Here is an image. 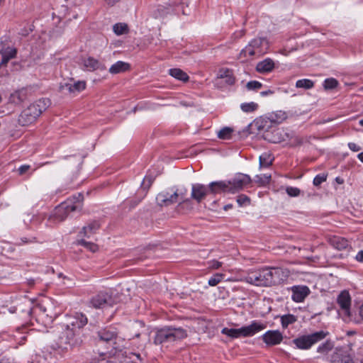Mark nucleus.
Here are the masks:
<instances>
[{
    "mask_svg": "<svg viewBox=\"0 0 363 363\" xmlns=\"http://www.w3.org/2000/svg\"><path fill=\"white\" fill-rule=\"evenodd\" d=\"M269 285L279 284L289 276V271L281 267H267Z\"/></svg>",
    "mask_w": 363,
    "mask_h": 363,
    "instance_id": "obj_9",
    "label": "nucleus"
},
{
    "mask_svg": "<svg viewBox=\"0 0 363 363\" xmlns=\"http://www.w3.org/2000/svg\"><path fill=\"white\" fill-rule=\"evenodd\" d=\"M336 182L338 183V184H342L343 183V180L342 179H340V177H337L336 178Z\"/></svg>",
    "mask_w": 363,
    "mask_h": 363,
    "instance_id": "obj_62",
    "label": "nucleus"
},
{
    "mask_svg": "<svg viewBox=\"0 0 363 363\" xmlns=\"http://www.w3.org/2000/svg\"><path fill=\"white\" fill-rule=\"evenodd\" d=\"M0 363H10V362H9L7 359H1L0 360Z\"/></svg>",
    "mask_w": 363,
    "mask_h": 363,
    "instance_id": "obj_63",
    "label": "nucleus"
},
{
    "mask_svg": "<svg viewBox=\"0 0 363 363\" xmlns=\"http://www.w3.org/2000/svg\"><path fill=\"white\" fill-rule=\"evenodd\" d=\"M252 179L247 174H238L232 180L228 181L230 193H235L244 189L250 184Z\"/></svg>",
    "mask_w": 363,
    "mask_h": 363,
    "instance_id": "obj_12",
    "label": "nucleus"
},
{
    "mask_svg": "<svg viewBox=\"0 0 363 363\" xmlns=\"http://www.w3.org/2000/svg\"><path fill=\"white\" fill-rule=\"evenodd\" d=\"M247 56L253 57L257 56V53L255 50L252 46H251V44L249 43L244 49L241 50L239 55V58H246Z\"/></svg>",
    "mask_w": 363,
    "mask_h": 363,
    "instance_id": "obj_32",
    "label": "nucleus"
},
{
    "mask_svg": "<svg viewBox=\"0 0 363 363\" xmlns=\"http://www.w3.org/2000/svg\"><path fill=\"white\" fill-rule=\"evenodd\" d=\"M330 244L336 249L341 250L350 247L349 241L342 237L334 236L329 239Z\"/></svg>",
    "mask_w": 363,
    "mask_h": 363,
    "instance_id": "obj_26",
    "label": "nucleus"
},
{
    "mask_svg": "<svg viewBox=\"0 0 363 363\" xmlns=\"http://www.w3.org/2000/svg\"><path fill=\"white\" fill-rule=\"evenodd\" d=\"M232 207V205H227L224 207L225 210H227L228 208H230Z\"/></svg>",
    "mask_w": 363,
    "mask_h": 363,
    "instance_id": "obj_64",
    "label": "nucleus"
},
{
    "mask_svg": "<svg viewBox=\"0 0 363 363\" xmlns=\"http://www.w3.org/2000/svg\"><path fill=\"white\" fill-rule=\"evenodd\" d=\"M50 104V101L48 99H40L31 104L19 116V123L25 126L33 123Z\"/></svg>",
    "mask_w": 363,
    "mask_h": 363,
    "instance_id": "obj_1",
    "label": "nucleus"
},
{
    "mask_svg": "<svg viewBox=\"0 0 363 363\" xmlns=\"http://www.w3.org/2000/svg\"><path fill=\"white\" fill-rule=\"evenodd\" d=\"M23 243H28L31 242V240H28L26 238H23L21 239Z\"/></svg>",
    "mask_w": 363,
    "mask_h": 363,
    "instance_id": "obj_60",
    "label": "nucleus"
},
{
    "mask_svg": "<svg viewBox=\"0 0 363 363\" xmlns=\"http://www.w3.org/2000/svg\"><path fill=\"white\" fill-rule=\"evenodd\" d=\"M30 168V166L28 164L21 166L18 169L19 174L22 175L25 174Z\"/></svg>",
    "mask_w": 363,
    "mask_h": 363,
    "instance_id": "obj_53",
    "label": "nucleus"
},
{
    "mask_svg": "<svg viewBox=\"0 0 363 363\" xmlns=\"http://www.w3.org/2000/svg\"><path fill=\"white\" fill-rule=\"evenodd\" d=\"M262 337L267 345H278L283 340L282 334L278 330H269Z\"/></svg>",
    "mask_w": 363,
    "mask_h": 363,
    "instance_id": "obj_16",
    "label": "nucleus"
},
{
    "mask_svg": "<svg viewBox=\"0 0 363 363\" xmlns=\"http://www.w3.org/2000/svg\"><path fill=\"white\" fill-rule=\"evenodd\" d=\"M130 69V65L127 62L118 61L109 68V72L112 74L124 72Z\"/></svg>",
    "mask_w": 363,
    "mask_h": 363,
    "instance_id": "obj_27",
    "label": "nucleus"
},
{
    "mask_svg": "<svg viewBox=\"0 0 363 363\" xmlns=\"http://www.w3.org/2000/svg\"><path fill=\"white\" fill-rule=\"evenodd\" d=\"M271 179V175H257L255 178V182L258 184L259 186H264L269 183Z\"/></svg>",
    "mask_w": 363,
    "mask_h": 363,
    "instance_id": "obj_39",
    "label": "nucleus"
},
{
    "mask_svg": "<svg viewBox=\"0 0 363 363\" xmlns=\"http://www.w3.org/2000/svg\"><path fill=\"white\" fill-rule=\"evenodd\" d=\"M85 81H71L65 84H61L60 89L61 91L70 94H77L86 89Z\"/></svg>",
    "mask_w": 363,
    "mask_h": 363,
    "instance_id": "obj_14",
    "label": "nucleus"
},
{
    "mask_svg": "<svg viewBox=\"0 0 363 363\" xmlns=\"http://www.w3.org/2000/svg\"><path fill=\"white\" fill-rule=\"evenodd\" d=\"M338 84V82L334 78H328L324 81L323 86L325 89H333Z\"/></svg>",
    "mask_w": 363,
    "mask_h": 363,
    "instance_id": "obj_42",
    "label": "nucleus"
},
{
    "mask_svg": "<svg viewBox=\"0 0 363 363\" xmlns=\"http://www.w3.org/2000/svg\"><path fill=\"white\" fill-rule=\"evenodd\" d=\"M113 30L116 35H120L128 33V27L125 23H119L113 26Z\"/></svg>",
    "mask_w": 363,
    "mask_h": 363,
    "instance_id": "obj_37",
    "label": "nucleus"
},
{
    "mask_svg": "<svg viewBox=\"0 0 363 363\" xmlns=\"http://www.w3.org/2000/svg\"><path fill=\"white\" fill-rule=\"evenodd\" d=\"M273 92L271 90H268V91H262L260 94H261L262 96H267L268 94H271Z\"/></svg>",
    "mask_w": 363,
    "mask_h": 363,
    "instance_id": "obj_59",
    "label": "nucleus"
},
{
    "mask_svg": "<svg viewBox=\"0 0 363 363\" xmlns=\"http://www.w3.org/2000/svg\"><path fill=\"white\" fill-rule=\"evenodd\" d=\"M98 336L100 340L110 342L116 340L117 333L114 329L104 328L98 332Z\"/></svg>",
    "mask_w": 363,
    "mask_h": 363,
    "instance_id": "obj_22",
    "label": "nucleus"
},
{
    "mask_svg": "<svg viewBox=\"0 0 363 363\" xmlns=\"http://www.w3.org/2000/svg\"><path fill=\"white\" fill-rule=\"evenodd\" d=\"M106 1H107V3L108 5L113 6L116 3H118L120 0H106Z\"/></svg>",
    "mask_w": 363,
    "mask_h": 363,
    "instance_id": "obj_57",
    "label": "nucleus"
},
{
    "mask_svg": "<svg viewBox=\"0 0 363 363\" xmlns=\"http://www.w3.org/2000/svg\"><path fill=\"white\" fill-rule=\"evenodd\" d=\"M268 270L262 268L257 271H251L243 278L247 283L257 286H270Z\"/></svg>",
    "mask_w": 363,
    "mask_h": 363,
    "instance_id": "obj_4",
    "label": "nucleus"
},
{
    "mask_svg": "<svg viewBox=\"0 0 363 363\" xmlns=\"http://www.w3.org/2000/svg\"><path fill=\"white\" fill-rule=\"evenodd\" d=\"M355 259L359 262H363V250H360L356 255Z\"/></svg>",
    "mask_w": 363,
    "mask_h": 363,
    "instance_id": "obj_56",
    "label": "nucleus"
},
{
    "mask_svg": "<svg viewBox=\"0 0 363 363\" xmlns=\"http://www.w3.org/2000/svg\"><path fill=\"white\" fill-rule=\"evenodd\" d=\"M337 303L339 306V315H341L345 321L352 320V313L350 311L351 297L348 291H342L337 298Z\"/></svg>",
    "mask_w": 363,
    "mask_h": 363,
    "instance_id": "obj_5",
    "label": "nucleus"
},
{
    "mask_svg": "<svg viewBox=\"0 0 363 363\" xmlns=\"http://www.w3.org/2000/svg\"><path fill=\"white\" fill-rule=\"evenodd\" d=\"M221 333L224 335H228V337H230L232 338H238V331L235 328H224Z\"/></svg>",
    "mask_w": 363,
    "mask_h": 363,
    "instance_id": "obj_44",
    "label": "nucleus"
},
{
    "mask_svg": "<svg viewBox=\"0 0 363 363\" xmlns=\"http://www.w3.org/2000/svg\"><path fill=\"white\" fill-rule=\"evenodd\" d=\"M209 187L201 184H195L191 188V198L200 203L203 200L209 192Z\"/></svg>",
    "mask_w": 363,
    "mask_h": 363,
    "instance_id": "obj_15",
    "label": "nucleus"
},
{
    "mask_svg": "<svg viewBox=\"0 0 363 363\" xmlns=\"http://www.w3.org/2000/svg\"><path fill=\"white\" fill-rule=\"evenodd\" d=\"M77 244L84 246L92 252H95L98 250V246L96 244L91 242H87L84 239L77 240Z\"/></svg>",
    "mask_w": 363,
    "mask_h": 363,
    "instance_id": "obj_38",
    "label": "nucleus"
},
{
    "mask_svg": "<svg viewBox=\"0 0 363 363\" xmlns=\"http://www.w3.org/2000/svg\"><path fill=\"white\" fill-rule=\"evenodd\" d=\"M250 43L257 53V57H260L266 53L269 49L268 41L264 38L253 39Z\"/></svg>",
    "mask_w": 363,
    "mask_h": 363,
    "instance_id": "obj_18",
    "label": "nucleus"
},
{
    "mask_svg": "<svg viewBox=\"0 0 363 363\" xmlns=\"http://www.w3.org/2000/svg\"><path fill=\"white\" fill-rule=\"evenodd\" d=\"M184 194L182 192H179L178 189L173 190L171 192L164 190L157 194L156 201L160 206H169L177 203L179 196L183 199Z\"/></svg>",
    "mask_w": 363,
    "mask_h": 363,
    "instance_id": "obj_8",
    "label": "nucleus"
},
{
    "mask_svg": "<svg viewBox=\"0 0 363 363\" xmlns=\"http://www.w3.org/2000/svg\"><path fill=\"white\" fill-rule=\"evenodd\" d=\"M240 108L242 111L250 113L256 111L258 108V105L254 102L244 103L241 104Z\"/></svg>",
    "mask_w": 363,
    "mask_h": 363,
    "instance_id": "obj_40",
    "label": "nucleus"
},
{
    "mask_svg": "<svg viewBox=\"0 0 363 363\" xmlns=\"http://www.w3.org/2000/svg\"><path fill=\"white\" fill-rule=\"evenodd\" d=\"M237 202L240 206L246 205L250 203V199L247 196L241 194L238 196Z\"/></svg>",
    "mask_w": 363,
    "mask_h": 363,
    "instance_id": "obj_50",
    "label": "nucleus"
},
{
    "mask_svg": "<svg viewBox=\"0 0 363 363\" xmlns=\"http://www.w3.org/2000/svg\"><path fill=\"white\" fill-rule=\"evenodd\" d=\"M16 55V50L13 48H9L2 53V59L0 62V67L3 65H6L7 62Z\"/></svg>",
    "mask_w": 363,
    "mask_h": 363,
    "instance_id": "obj_30",
    "label": "nucleus"
},
{
    "mask_svg": "<svg viewBox=\"0 0 363 363\" xmlns=\"http://www.w3.org/2000/svg\"><path fill=\"white\" fill-rule=\"evenodd\" d=\"M296 317L291 314H287L281 317L282 327L286 328L289 325L292 324L296 321Z\"/></svg>",
    "mask_w": 363,
    "mask_h": 363,
    "instance_id": "obj_36",
    "label": "nucleus"
},
{
    "mask_svg": "<svg viewBox=\"0 0 363 363\" xmlns=\"http://www.w3.org/2000/svg\"><path fill=\"white\" fill-rule=\"evenodd\" d=\"M297 88H303L305 89H310L314 86V82L308 79H299L296 83Z\"/></svg>",
    "mask_w": 363,
    "mask_h": 363,
    "instance_id": "obj_35",
    "label": "nucleus"
},
{
    "mask_svg": "<svg viewBox=\"0 0 363 363\" xmlns=\"http://www.w3.org/2000/svg\"><path fill=\"white\" fill-rule=\"evenodd\" d=\"M327 179V174H320L315 177L313 179V184L315 186H318L320 185L323 182H325Z\"/></svg>",
    "mask_w": 363,
    "mask_h": 363,
    "instance_id": "obj_47",
    "label": "nucleus"
},
{
    "mask_svg": "<svg viewBox=\"0 0 363 363\" xmlns=\"http://www.w3.org/2000/svg\"><path fill=\"white\" fill-rule=\"evenodd\" d=\"M274 67V63L270 58H267L257 64L256 70L259 73H267Z\"/></svg>",
    "mask_w": 363,
    "mask_h": 363,
    "instance_id": "obj_25",
    "label": "nucleus"
},
{
    "mask_svg": "<svg viewBox=\"0 0 363 363\" xmlns=\"http://www.w3.org/2000/svg\"><path fill=\"white\" fill-rule=\"evenodd\" d=\"M272 164V160L270 159L269 155L264 153L260 155L259 157V165L261 167H269Z\"/></svg>",
    "mask_w": 363,
    "mask_h": 363,
    "instance_id": "obj_41",
    "label": "nucleus"
},
{
    "mask_svg": "<svg viewBox=\"0 0 363 363\" xmlns=\"http://www.w3.org/2000/svg\"><path fill=\"white\" fill-rule=\"evenodd\" d=\"M262 86V84L257 81H250L246 84V87L248 90H258Z\"/></svg>",
    "mask_w": 363,
    "mask_h": 363,
    "instance_id": "obj_46",
    "label": "nucleus"
},
{
    "mask_svg": "<svg viewBox=\"0 0 363 363\" xmlns=\"http://www.w3.org/2000/svg\"><path fill=\"white\" fill-rule=\"evenodd\" d=\"M269 118L272 123H281L287 118V113L283 111H277L272 113Z\"/></svg>",
    "mask_w": 363,
    "mask_h": 363,
    "instance_id": "obj_28",
    "label": "nucleus"
},
{
    "mask_svg": "<svg viewBox=\"0 0 363 363\" xmlns=\"http://www.w3.org/2000/svg\"><path fill=\"white\" fill-rule=\"evenodd\" d=\"M289 137V133H284L279 128L274 129L272 132L264 133V138L272 143H279L286 140V138Z\"/></svg>",
    "mask_w": 363,
    "mask_h": 363,
    "instance_id": "obj_17",
    "label": "nucleus"
},
{
    "mask_svg": "<svg viewBox=\"0 0 363 363\" xmlns=\"http://www.w3.org/2000/svg\"><path fill=\"white\" fill-rule=\"evenodd\" d=\"M169 74L175 79L183 82H187L189 80V76L187 74L179 68L170 69L169 70Z\"/></svg>",
    "mask_w": 363,
    "mask_h": 363,
    "instance_id": "obj_29",
    "label": "nucleus"
},
{
    "mask_svg": "<svg viewBox=\"0 0 363 363\" xmlns=\"http://www.w3.org/2000/svg\"><path fill=\"white\" fill-rule=\"evenodd\" d=\"M87 318L82 313H77L73 317L70 318L68 325H70L74 330H79L87 323Z\"/></svg>",
    "mask_w": 363,
    "mask_h": 363,
    "instance_id": "obj_20",
    "label": "nucleus"
},
{
    "mask_svg": "<svg viewBox=\"0 0 363 363\" xmlns=\"http://www.w3.org/2000/svg\"><path fill=\"white\" fill-rule=\"evenodd\" d=\"M265 328L266 325L264 323L252 321L250 325L237 329L238 337H250L264 330Z\"/></svg>",
    "mask_w": 363,
    "mask_h": 363,
    "instance_id": "obj_13",
    "label": "nucleus"
},
{
    "mask_svg": "<svg viewBox=\"0 0 363 363\" xmlns=\"http://www.w3.org/2000/svg\"><path fill=\"white\" fill-rule=\"evenodd\" d=\"M348 146L349 148L353 152H358L361 149L359 146H358L356 143H350L348 144Z\"/></svg>",
    "mask_w": 363,
    "mask_h": 363,
    "instance_id": "obj_54",
    "label": "nucleus"
},
{
    "mask_svg": "<svg viewBox=\"0 0 363 363\" xmlns=\"http://www.w3.org/2000/svg\"><path fill=\"white\" fill-rule=\"evenodd\" d=\"M118 302L116 296L105 292H101L93 296L90 304L95 308H105L108 306H113Z\"/></svg>",
    "mask_w": 363,
    "mask_h": 363,
    "instance_id": "obj_7",
    "label": "nucleus"
},
{
    "mask_svg": "<svg viewBox=\"0 0 363 363\" xmlns=\"http://www.w3.org/2000/svg\"><path fill=\"white\" fill-rule=\"evenodd\" d=\"M224 274L217 273L213 277L209 279L208 280V284L211 286H215L217 284H218L221 280L223 279Z\"/></svg>",
    "mask_w": 363,
    "mask_h": 363,
    "instance_id": "obj_43",
    "label": "nucleus"
},
{
    "mask_svg": "<svg viewBox=\"0 0 363 363\" xmlns=\"http://www.w3.org/2000/svg\"><path fill=\"white\" fill-rule=\"evenodd\" d=\"M222 266V262L216 261V260H212L209 262V267L213 269H217L220 268Z\"/></svg>",
    "mask_w": 363,
    "mask_h": 363,
    "instance_id": "obj_52",
    "label": "nucleus"
},
{
    "mask_svg": "<svg viewBox=\"0 0 363 363\" xmlns=\"http://www.w3.org/2000/svg\"><path fill=\"white\" fill-rule=\"evenodd\" d=\"M234 130L230 127H224L218 133V137L222 140H229L232 137Z\"/></svg>",
    "mask_w": 363,
    "mask_h": 363,
    "instance_id": "obj_34",
    "label": "nucleus"
},
{
    "mask_svg": "<svg viewBox=\"0 0 363 363\" xmlns=\"http://www.w3.org/2000/svg\"><path fill=\"white\" fill-rule=\"evenodd\" d=\"M100 224L98 221L94 220L84 226L79 233V235L90 238L99 229Z\"/></svg>",
    "mask_w": 363,
    "mask_h": 363,
    "instance_id": "obj_23",
    "label": "nucleus"
},
{
    "mask_svg": "<svg viewBox=\"0 0 363 363\" xmlns=\"http://www.w3.org/2000/svg\"><path fill=\"white\" fill-rule=\"evenodd\" d=\"M333 347V342L330 340H327L318 347L317 351L322 354H327Z\"/></svg>",
    "mask_w": 363,
    "mask_h": 363,
    "instance_id": "obj_33",
    "label": "nucleus"
},
{
    "mask_svg": "<svg viewBox=\"0 0 363 363\" xmlns=\"http://www.w3.org/2000/svg\"><path fill=\"white\" fill-rule=\"evenodd\" d=\"M186 336V331L182 328L164 327L157 330L153 342L155 345L172 343Z\"/></svg>",
    "mask_w": 363,
    "mask_h": 363,
    "instance_id": "obj_3",
    "label": "nucleus"
},
{
    "mask_svg": "<svg viewBox=\"0 0 363 363\" xmlns=\"http://www.w3.org/2000/svg\"><path fill=\"white\" fill-rule=\"evenodd\" d=\"M289 140V143L291 145H301L303 143V139L300 137L295 135L294 134H289V137L287 138Z\"/></svg>",
    "mask_w": 363,
    "mask_h": 363,
    "instance_id": "obj_45",
    "label": "nucleus"
},
{
    "mask_svg": "<svg viewBox=\"0 0 363 363\" xmlns=\"http://www.w3.org/2000/svg\"><path fill=\"white\" fill-rule=\"evenodd\" d=\"M330 363H354L350 350L345 347H336L330 357Z\"/></svg>",
    "mask_w": 363,
    "mask_h": 363,
    "instance_id": "obj_11",
    "label": "nucleus"
},
{
    "mask_svg": "<svg viewBox=\"0 0 363 363\" xmlns=\"http://www.w3.org/2000/svg\"><path fill=\"white\" fill-rule=\"evenodd\" d=\"M84 67L89 71H94L96 69L104 70L106 67L101 64L99 60L94 57H89L83 61Z\"/></svg>",
    "mask_w": 363,
    "mask_h": 363,
    "instance_id": "obj_24",
    "label": "nucleus"
},
{
    "mask_svg": "<svg viewBox=\"0 0 363 363\" xmlns=\"http://www.w3.org/2000/svg\"><path fill=\"white\" fill-rule=\"evenodd\" d=\"M357 157L359 160L363 162V152L359 153Z\"/></svg>",
    "mask_w": 363,
    "mask_h": 363,
    "instance_id": "obj_61",
    "label": "nucleus"
},
{
    "mask_svg": "<svg viewBox=\"0 0 363 363\" xmlns=\"http://www.w3.org/2000/svg\"><path fill=\"white\" fill-rule=\"evenodd\" d=\"M77 335H78L77 331L72 328L69 325H67L59 337L58 344L60 347L66 348L67 345L74 346L77 345L79 341L76 337Z\"/></svg>",
    "mask_w": 363,
    "mask_h": 363,
    "instance_id": "obj_10",
    "label": "nucleus"
},
{
    "mask_svg": "<svg viewBox=\"0 0 363 363\" xmlns=\"http://www.w3.org/2000/svg\"><path fill=\"white\" fill-rule=\"evenodd\" d=\"M83 200L84 196L82 194H78L60 203L53 212L52 217L54 220L58 222L63 221L70 212L81 210Z\"/></svg>",
    "mask_w": 363,
    "mask_h": 363,
    "instance_id": "obj_2",
    "label": "nucleus"
},
{
    "mask_svg": "<svg viewBox=\"0 0 363 363\" xmlns=\"http://www.w3.org/2000/svg\"><path fill=\"white\" fill-rule=\"evenodd\" d=\"M286 193L290 196H298L300 194V189L296 187L289 186L286 189Z\"/></svg>",
    "mask_w": 363,
    "mask_h": 363,
    "instance_id": "obj_49",
    "label": "nucleus"
},
{
    "mask_svg": "<svg viewBox=\"0 0 363 363\" xmlns=\"http://www.w3.org/2000/svg\"><path fill=\"white\" fill-rule=\"evenodd\" d=\"M310 290L306 286H295L292 287V299L296 302H302L309 294Z\"/></svg>",
    "mask_w": 363,
    "mask_h": 363,
    "instance_id": "obj_19",
    "label": "nucleus"
},
{
    "mask_svg": "<svg viewBox=\"0 0 363 363\" xmlns=\"http://www.w3.org/2000/svg\"><path fill=\"white\" fill-rule=\"evenodd\" d=\"M26 329V326L23 325L21 328H17V330L18 331L19 333H22V334H24V333H27L28 334V337H33V333H34L35 332L31 330L29 332H25L23 330H25ZM21 340H26L27 339V336L26 335H23L22 337H20Z\"/></svg>",
    "mask_w": 363,
    "mask_h": 363,
    "instance_id": "obj_48",
    "label": "nucleus"
},
{
    "mask_svg": "<svg viewBox=\"0 0 363 363\" xmlns=\"http://www.w3.org/2000/svg\"><path fill=\"white\" fill-rule=\"evenodd\" d=\"M326 335V333L321 330L311 335H303L298 337L294 340V342L298 348L306 350L310 348L315 343L324 339Z\"/></svg>",
    "mask_w": 363,
    "mask_h": 363,
    "instance_id": "obj_6",
    "label": "nucleus"
},
{
    "mask_svg": "<svg viewBox=\"0 0 363 363\" xmlns=\"http://www.w3.org/2000/svg\"><path fill=\"white\" fill-rule=\"evenodd\" d=\"M152 183V179L150 177H145L143 182L142 187L147 189L150 188Z\"/></svg>",
    "mask_w": 363,
    "mask_h": 363,
    "instance_id": "obj_51",
    "label": "nucleus"
},
{
    "mask_svg": "<svg viewBox=\"0 0 363 363\" xmlns=\"http://www.w3.org/2000/svg\"><path fill=\"white\" fill-rule=\"evenodd\" d=\"M359 315L363 320V304L359 308Z\"/></svg>",
    "mask_w": 363,
    "mask_h": 363,
    "instance_id": "obj_58",
    "label": "nucleus"
},
{
    "mask_svg": "<svg viewBox=\"0 0 363 363\" xmlns=\"http://www.w3.org/2000/svg\"><path fill=\"white\" fill-rule=\"evenodd\" d=\"M13 96L14 98H17L18 99V101L21 102L24 99V96H23V91H16L15 92V94L13 95Z\"/></svg>",
    "mask_w": 363,
    "mask_h": 363,
    "instance_id": "obj_55",
    "label": "nucleus"
},
{
    "mask_svg": "<svg viewBox=\"0 0 363 363\" xmlns=\"http://www.w3.org/2000/svg\"><path fill=\"white\" fill-rule=\"evenodd\" d=\"M219 78H225V82L232 85L235 83V78L232 74V71L228 69H222L219 72Z\"/></svg>",
    "mask_w": 363,
    "mask_h": 363,
    "instance_id": "obj_31",
    "label": "nucleus"
},
{
    "mask_svg": "<svg viewBox=\"0 0 363 363\" xmlns=\"http://www.w3.org/2000/svg\"><path fill=\"white\" fill-rule=\"evenodd\" d=\"M208 187L209 192L212 194L230 192L228 182H213L209 184Z\"/></svg>",
    "mask_w": 363,
    "mask_h": 363,
    "instance_id": "obj_21",
    "label": "nucleus"
}]
</instances>
